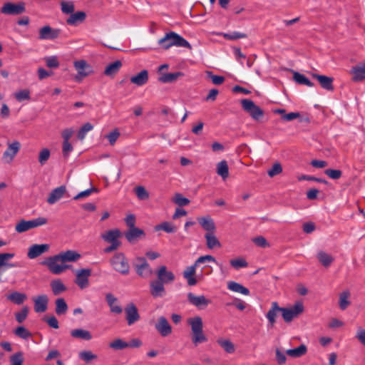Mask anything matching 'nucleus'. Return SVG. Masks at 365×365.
I'll return each instance as SVG.
<instances>
[{
  "instance_id": "33",
  "label": "nucleus",
  "mask_w": 365,
  "mask_h": 365,
  "mask_svg": "<svg viewBox=\"0 0 365 365\" xmlns=\"http://www.w3.org/2000/svg\"><path fill=\"white\" fill-rule=\"evenodd\" d=\"M122 66L120 61H115L109 65H108L104 71V74L108 76H112L115 75Z\"/></svg>"
},
{
  "instance_id": "37",
  "label": "nucleus",
  "mask_w": 365,
  "mask_h": 365,
  "mask_svg": "<svg viewBox=\"0 0 365 365\" xmlns=\"http://www.w3.org/2000/svg\"><path fill=\"white\" fill-rule=\"evenodd\" d=\"M293 80L299 85H306L309 87H312L314 85L304 74L297 71H293Z\"/></svg>"
},
{
  "instance_id": "64",
  "label": "nucleus",
  "mask_w": 365,
  "mask_h": 365,
  "mask_svg": "<svg viewBox=\"0 0 365 365\" xmlns=\"http://www.w3.org/2000/svg\"><path fill=\"white\" fill-rule=\"evenodd\" d=\"M298 180H299V181H302V180L315 181V182L324 183V184H326V185L328 183V182L326 180H324V179L317 178L314 177V176L306 175H302L301 176H299L298 177Z\"/></svg>"
},
{
  "instance_id": "47",
  "label": "nucleus",
  "mask_w": 365,
  "mask_h": 365,
  "mask_svg": "<svg viewBox=\"0 0 365 365\" xmlns=\"http://www.w3.org/2000/svg\"><path fill=\"white\" fill-rule=\"evenodd\" d=\"M219 36H222L225 39L233 41L239 38H247V34L244 33H240L238 31H233L232 33H219Z\"/></svg>"
},
{
  "instance_id": "49",
  "label": "nucleus",
  "mask_w": 365,
  "mask_h": 365,
  "mask_svg": "<svg viewBox=\"0 0 365 365\" xmlns=\"http://www.w3.org/2000/svg\"><path fill=\"white\" fill-rule=\"evenodd\" d=\"M51 156L50 150L48 148H43L40 150L38 157V161L41 165H44Z\"/></svg>"
},
{
  "instance_id": "5",
  "label": "nucleus",
  "mask_w": 365,
  "mask_h": 365,
  "mask_svg": "<svg viewBox=\"0 0 365 365\" xmlns=\"http://www.w3.org/2000/svg\"><path fill=\"white\" fill-rule=\"evenodd\" d=\"M113 269L123 275L128 274L130 265L128 259L123 252H117L110 259Z\"/></svg>"
},
{
  "instance_id": "41",
  "label": "nucleus",
  "mask_w": 365,
  "mask_h": 365,
  "mask_svg": "<svg viewBox=\"0 0 365 365\" xmlns=\"http://www.w3.org/2000/svg\"><path fill=\"white\" fill-rule=\"evenodd\" d=\"M217 342L227 353L232 354L235 352V344L230 340L219 339Z\"/></svg>"
},
{
  "instance_id": "11",
  "label": "nucleus",
  "mask_w": 365,
  "mask_h": 365,
  "mask_svg": "<svg viewBox=\"0 0 365 365\" xmlns=\"http://www.w3.org/2000/svg\"><path fill=\"white\" fill-rule=\"evenodd\" d=\"M124 312L125 320L128 326L134 324L140 319L138 308L133 302H130L126 305L124 309Z\"/></svg>"
},
{
  "instance_id": "2",
  "label": "nucleus",
  "mask_w": 365,
  "mask_h": 365,
  "mask_svg": "<svg viewBox=\"0 0 365 365\" xmlns=\"http://www.w3.org/2000/svg\"><path fill=\"white\" fill-rule=\"evenodd\" d=\"M155 274L157 279L149 283L150 294L155 299L163 298L166 295L165 285L172 284L175 280V276L165 265L160 266L156 269Z\"/></svg>"
},
{
  "instance_id": "27",
  "label": "nucleus",
  "mask_w": 365,
  "mask_h": 365,
  "mask_svg": "<svg viewBox=\"0 0 365 365\" xmlns=\"http://www.w3.org/2000/svg\"><path fill=\"white\" fill-rule=\"evenodd\" d=\"M86 13L83 11L73 12L67 19L66 23L71 26H76L79 23L83 22L86 19Z\"/></svg>"
},
{
  "instance_id": "20",
  "label": "nucleus",
  "mask_w": 365,
  "mask_h": 365,
  "mask_svg": "<svg viewBox=\"0 0 365 365\" xmlns=\"http://www.w3.org/2000/svg\"><path fill=\"white\" fill-rule=\"evenodd\" d=\"M34 302V310L37 313H42L46 311L48 299L46 294L38 295L33 299Z\"/></svg>"
},
{
  "instance_id": "48",
  "label": "nucleus",
  "mask_w": 365,
  "mask_h": 365,
  "mask_svg": "<svg viewBox=\"0 0 365 365\" xmlns=\"http://www.w3.org/2000/svg\"><path fill=\"white\" fill-rule=\"evenodd\" d=\"M109 347L114 350H123L128 348V342L121 339H115L109 344Z\"/></svg>"
},
{
  "instance_id": "53",
  "label": "nucleus",
  "mask_w": 365,
  "mask_h": 365,
  "mask_svg": "<svg viewBox=\"0 0 365 365\" xmlns=\"http://www.w3.org/2000/svg\"><path fill=\"white\" fill-rule=\"evenodd\" d=\"M14 334L24 339H27L31 336V332L24 327H17L14 331Z\"/></svg>"
},
{
  "instance_id": "57",
  "label": "nucleus",
  "mask_w": 365,
  "mask_h": 365,
  "mask_svg": "<svg viewBox=\"0 0 365 365\" xmlns=\"http://www.w3.org/2000/svg\"><path fill=\"white\" fill-rule=\"evenodd\" d=\"M11 365H23L24 356L23 353L17 352L10 357Z\"/></svg>"
},
{
  "instance_id": "30",
  "label": "nucleus",
  "mask_w": 365,
  "mask_h": 365,
  "mask_svg": "<svg viewBox=\"0 0 365 365\" xmlns=\"http://www.w3.org/2000/svg\"><path fill=\"white\" fill-rule=\"evenodd\" d=\"M120 236V232L118 229L108 230L106 232L102 234L101 237L103 240L107 242H120L118 238Z\"/></svg>"
},
{
  "instance_id": "3",
  "label": "nucleus",
  "mask_w": 365,
  "mask_h": 365,
  "mask_svg": "<svg viewBox=\"0 0 365 365\" xmlns=\"http://www.w3.org/2000/svg\"><path fill=\"white\" fill-rule=\"evenodd\" d=\"M158 44L164 49H168L173 46L192 48V46L186 39L174 31L166 33L164 37L159 39Z\"/></svg>"
},
{
  "instance_id": "16",
  "label": "nucleus",
  "mask_w": 365,
  "mask_h": 365,
  "mask_svg": "<svg viewBox=\"0 0 365 365\" xmlns=\"http://www.w3.org/2000/svg\"><path fill=\"white\" fill-rule=\"evenodd\" d=\"M155 329L163 337L168 336L172 333V327L165 317H160L155 324Z\"/></svg>"
},
{
  "instance_id": "28",
  "label": "nucleus",
  "mask_w": 365,
  "mask_h": 365,
  "mask_svg": "<svg viewBox=\"0 0 365 365\" xmlns=\"http://www.w3.org/2000/svg\"><path fill=\"white\" fill-rule=\"evenodd\" d=\"M281 312V307H279L277 302H274L272 303V307L270 309L266 314V317L270 323L271 326H274L276 322V317L277 316V313Z\"/></svg>"
},
{
  "instance_id": "18",
  "label": "nucleus",
  "mask_w": 365,
  "mask_h": 365,
  "mask_svg": "<svg viewBox=\"0 0 365 365\" xmlns=\"http://www.w3.org/2000/svg\"><path fill=\"white\" fill-rule=\"evenodd\" d=\"M20 149V143L18 141H15L10 144L4 153L2 159L6 163H10L14 160V157L17 154Z\"/></svg>"
},
{
  "instance_id": "12",
  "label": "nucleus",
  "mask_w": 365,
  "mask_h": 365,
  "mask_svg": "<svg viewBox=\"0 0 365 365\" xmlns=\"http://www.w3.org/2000/svg\"><path fill=\"white\" fill-rule=\"evenodd\" d=\"M74 67L78 73L76 76V81H81L93 72L92 67L85 60L76 61Z\"/></svg>"
},
{
  "instance_id": "38",
  "label": "nucleus",
  "mask_w": 365,
  "mask_h": 365,
  "mask_svg": "<svg viewBox=\"0 0 365 365\" xmlns=\"http://www.w3.org/2000/svg\"><path fill=\"white\" fill-rule=\"evenodd\" d=\"M26 299L25 294L19 292H14L7 296V299L18 305L23 304Z\"/></svg>"
},
{
  "instance_id": "19",
  "label": "nucleus",
  "mask_w": 365,
  "mask_h": 365,
  "mask_svg": "<svg viewBox=\"0 0 365 365\" xmlns=\"http://www.w3.org/2000/svg\"><path fill=\"white\" fill-rule=\"evenodd\" d=\"M106 300L111 313L120 314L123 312V307L119 304L118 299L113 294L107 293L106 294Z\"/></svg>"
},
{
  "instance_id": "6",
  "label": "nucleus",
  "mask_w": 365,
  "mask_h": 365,
  "mask_svg": "<svg viewBox=\"0 0 365 365\" xmlns=\"http://www.w3.org/2000/svg\"><path fill=\"white\" fill-rule=\"evenodd\" d=\"M304 311V304L300 301L296 302L294 304L290 307H281L282 316L286 323H289L293 319L297 318Z\"/></svg>"
},
{
  "instance_id": "52",
  "label": "nucleus",
  "mask_w": 365,
  "mask_h": 365,
  "mask_svg": "<svg viewBox=\"0 0 365 365\" xmlns=\"http://www.w3.org/2000/svg\"><path fill=\"white\" fill-rule=\"evenodd\" d=\"M61 6L62 12L66 14H71L74 11V5L71 1H62Z\"/></svg>"
},
{
  "instance_id": "25",
  "label": "nucleus",
  "mask_w": 365,
  "mask_h": 365,
  "mask_svg": "<svg viewBox=\"0 0 365 365\" xmlns=\"http://www.w3.org/2000/svg\"><path fill=\"white\" fill-rule=\"evenodd\" d=\"M66 192L65 186H60L51 191L47 199L48 204L53 205L59 200L64 195Z\"/></svg>"
},
{
  "instance_id": "35",
  "label": "nucleus",
  "mask_w": 365,
  "mask_h": 365,
  "mask_svg": "<svg viewBox=\"0 0 365 365\" xmlns=\"http://www.w3.org/2000/svg\"><path fill=\"white\" fill-rule=\"evenodd\" d=\"M307 351L306 345L301 344L297 348L288 349L286 351V354L292 357L298 358L304 355Z\"/></svg>"
},
{
  "instance_id": "56",
  "label": "nucleus",
  "mask_w": 365,
  "mask_h": 365,
  "mask_svg": "<svg viewBox=\"0 0 365 365\" xmlns=\"http://www.w3.org/2000/svg\"><path fill=\"white\" fill-rule=\"evenodd\" d=\"M79 357L86 363H89L92 360L96 359L97 355L93 354L91 351H83L79 354Z\"/></svg>"
},
{
  "instance_id": "36",
  "label": "nucleus",
  "mask_w": 365,
  "mask_h": 365,
  "mask_svg": "<svg viewBox=\"0 0 365 365\" xmlns=\"http://www.w3.org/2000/svg\"><path fill=\"white\" fill-rule=\"evenodd\" d=\"M217 173L223 180H225L229 176V168L226 160H222L217 165Z\"/></svg>"
},
{
  "instance_id": "29",
  "label": "nucleus",
  "mask_w": 365,
  "mask_h": 365,
  "mask_svg": "<svg viewBox=\"0 0 365 365\" xmlns=\"http://www.w3.org/2000/svg\"><path fill=\"white\" fill-rule=\"evenodd\" d=\"M182 76H183V74L181 72L161 73V75L158 76V80L163 83H173Z\"/></svg>"
},
{
  "instance_id": "23",
  "label": "nucleus",
  "mask_w": 365,
  "mask_h": 365,
  "mask_svg": "<svg viewBox=\"0 0 365 365\" xmlns=\"http://www.w3.org/2000/svg\"><path fill=\"white\" fill-rule=\"evenodd\" d=\"M196 268L194 264L187 267L183 271L182 276L187 280L189 286H194L197 283V281L195 277L196 272Z\"/></svg>"
},
{
  "instance_id": "45",
  "label": "nucleus",
  "mask_w": 365,
  "mask_h": 365,
  "mask_svg": "<svg viewBox=\"0 0 365 365\" xmlns=\"http://www.w3.org/2000/svg\"><path fill=\"white\" fill-rule=\"evenodd\" d=\"M68 305L63 298H58L56 300V313L58 315H62L66 313Z\"/></svg>"
},
{
  "instance_id": "50",
  "label": "nucleus",
  "mask_w": 365,
  "mask_h": 365,
  "mask_svg": "<svg viewBox=\"0 0 365 365\" xmlns=\"http://www.w3.org/2000/svg\"><path fill=\"white\" fill-rule=\"evenodd\" d=\"M93 128V125L90 123H85L81 129L78 130L77 137L79 140H83L87 133L92 130Z\"/></svg>"
},
{
  "instance_id": "60",
  "label": "nucleus",
  "mask_w": 365,
  "mask_h": 365,
  "mask_svg": "<svg viewBox=\"0 0 365 365\" xmlns=\"http://www.w3.org/2000/svg\"><path fill=\"white\" fill-rule=\"evenodd\" d=\"M324 173L329 176L331 179L338 180L342 175V172L340 170L334 169H327L324 170Z\"/></svg>"
},
{
  "instance_id": "34",
  "label": "nucleus",
  "mask_w": 365,
  "mask_h": 365,
  "mask_svg": "<svg viewBox=\"0 0 365 365\" xmlns=\"http://www.w3.org/2000/svg\"><path fill=\"white\" fill-rule=\"evenodd\" d=\"M227 288L234 292L240 293L244 295H249L250 294L247 288L234 281H230L227 283Z\"/></svg>"
},
{
  "instance_id": "46",
  "label": "nucleus",
  "mask_w": 365,
  "mask_h": 365,
  "mask_svg": "<svg viewBox=\"0 0 365 365\" xmlns=\"http://www.w3.org/2000/svg\"><path fill=\"white\" fill-rule=\"evenodd\" d=\"M14 257V253H0V267L5 266L6 267H14L16 265L12 263H8L7 261Z\"/></svg>"
},
{
  "instance_id": "59",
  "label": "nucleus",
  "mask_w": 365,
  "mask_h": 365,
  "mask_svg": "<svg viewBox=\"0 0 365 365\" xmlns=\"http://www.w3.org/2000/svg\"><path fill=\"white\" fill-rule=\"evenodd\" d=\"M29 313V309L27 307H24L21 310L15 314L16 320L19 323H22L27 317Z\"/></svg>"
},
{
  "instance_id": "10",
  "label": "nucleus",
  "mask_w": 365,
  "mask_h": 365,
  "mask_svg": "<svg viewBox=\"0 0 365 365\" xmlns=\"http://www.w3.org/2000/svg\"><path fill=\"white\" fill-rule=\"evenodd\" d=\"M26 11L25 4L20 2L19 4H14L11 2L5 3L1 8V13L6 15H19L24 13Z\"/></svg>"
},
{
  "instance_id": "31",
  "label": "nucleus",
  "mask_w": 365,
  "mask_h": 365,
  "mask_svg": "<svg viewBox=\"0 0 365 365\" xmlns=\"http://www.w3.org/2000/svg\"><path fill=\"white\" fill-rule=\"evenodd\" d=\"M205 238L206 240L207 247L209 249L212 250L214 248H219L221 247V244L215 235L214 232L206 233Z\"/></svg>"
},
{
  "instance_id": "13",
  "label": "nucleus",
  "mask_w": 365,
  "mask_h": 365,
  "mask_svg": "<svg viewBox=\"0 0 365 365\" xmlns=\"http://www.w3.org/2000/svg\"><path fill=\"white\" fill-rule=\"evenodd\" d=\"M187 301L199 309H205L211 303L204 295L196 296L192 292L187 294Z\"/></svg>"
},
{
  "instance_id": "51",
  "label": "nucleus",
  "mask_w": 365,
  "mask_h": 365,
  "mask_svg": "<svg viewBox=\"0 0 365 365\" xmlns=\"http://www.w3.org/2000/svg\"><path fill=\"white\" fill-rule=\"evenodd\" d=\"M135 192L138 198L140 200H145L149 198V193L143 186L136 187Z\"/></svg>"
},
{
  "instance_id": "58",
  "label": "nucleus",
  "mask_w": 365,
  "mask_h": 365,
  "mask_svg": "<svg viewBox=\"0 0 365 365\" xmlns=\"http://www.w3.org/2000/svg\"><path fill=\"white\" fill-rule=\"evenodd\" d=\"M282 172V167L279 163H275L272 168L267 171V174L270 178L280 174Z\"/></svg>"
},
{
  "instance_id": "22",
  "label": "nucleus",
  "mask_w": 365,
  "mask_h": 365,
  "mask_svg": "<svg viewBox=\"0 0 365 365\" xmlns=\"http://www.w3.org/2000/svg\"><path fill=\"white\" fill-rule=\"evenodd\" d=\"M313 77L316 78L321 87L327 91H333L334 89L333 86L334 78L324 75L313 74Z\"/></svg>"
},
{
  "instance_id": "55",
  "label": "nucleus",
  "mask_w": 365,
  "mask_h": 365,
  "mask_svg": "<svg viewBox=\"0 0 365 365\" xmlns=\"http://www.w3.org/2000/svg\"><path fill=\"white\" fill-rule=\"evenodd\" d=\"M173 201L179 206H186L190 203V200L180 193H176Z\"/></svg>"
},
{
  "instance_id": "26",
  "label": "nucleus",
  "mask_w": 365,
  "mask_h": 365,
  "mask_svg": "<svg viewBox=\"0 0 365 365\" xmlns=\"http://www.w3.org/2000/svg\"><path fill=\"white\" fill-rule=\"evenodd\" d=\"M148 81V72L147 70H142L138 74L130 78V82L138 86L145 85Z\"/></svg>"
},
{
  "instance_id": "8",
  "label": "nucleus",
  "mask_w": 365,
  "mask_h": 365,
  "mask_svg": "<svg viewBox=\"0 0 365 365\" xmlns=\"http://www.w3.org/2000/svg\"><path fill=\"white\" fill-rule=\"evenodd\" d=\"M47 222V219L43 217H39L29 221L21 220L19 223L16 224L15 230L17 232L22 233L28 231L30 229L46 225Z\"/></svg>"
},
{
  "instance_id": "61",
  "label": "nucleus",
  "mask_w": 365,
  "mask_h": 365,
  "mask_svg": "<svg viewBox=\"0 0 365 365\" xmlns=\"http://www.w3.org/2000/svg\"><path fill=\"white\" fill-rule=\"evenodd\" d=\"M207 76L215 85H221L225 81V78L223 76L214 75L211 71H207Z\"/></svg>"
},
{
  "instance_id": "1",
  "label": "nucleus",
  "mask_w": 365,
  "mask_h": 365,
  "mask_svg": "<svg viewBox=\"0 0 365 365\" xmlns=\"http://www.w3.org/2000/svg\"><path fill=\"white\" fill-rule=\"evenodd\" d=\"M81 257L78 252L69 250L48 257L41 264L46 265L53 274H60L71 268V265L66 264V262H76Z\"/></svg>"
},
{
  "instance_id": "4",
  "label": "nucleus",
  "mask_w": 365,
  "mask_h": 365,
  "mask_svg": "<svg viewBox=\"0 0 365 365\" xmlns=\"http://www.w3.org/2000/svg\"><path fill=\"white\" fill-rule=\"evenodd\" d=\"M187 324L190 326L192 331V341L195 345L206 342L207 336L203 333V322L200 317L197 316L189 318Z\"/></svg>"
},
{
  "instance_id": "40",
  "label": "nucleus",
  "mask_w": 365,
  "mask_h": 365,
  "mask_svg": "<svg viewBox=\"0 0 365 365\" xmlns=\"http://www.w3.org/2000/svg\"><path fill=\"white\" fill-rule=\"evenodd\" d=\"M317 259L320 263L326 267H329L334 261V258L324 251L318 252Z\"/></svg>"
},
{
  "instance_id": "54",
  "label": "nucleus",
  "mask_w": 365,
  "mask_h": 365,
  "mask_svg": "<svg viewBox=\"0 0 365 365\" xmlns=\"http://www.w3.org/2000/svg\"><path fill=\"white\" fill-rule=\"evenodd\" d=\"M230 264L236 269L242 267H247L248 266V263L246 262V260L241 257L231 259Z\"/></svg>"
},
{
  "instance_id": "62",
  "label": "nucleus",
  "mask_w": 365,
  "mask_h": 365,
  "mask_svg": "<svg viewBox=\"0 0 365 365\" xmlns=\"http://www.w3.org/2000/svg\"><path fill=\"white\" fill-rule=\"evenodd\" d=\"M45 61L46 66L49 68H56L59 66L58 58L55 56L46 57Z\"/></svg>"
},
{
  "instance_id": "17",
  "label": "nucleus",
  "mask_w": 365,
  "mask_h": 365,
  "mask_svg": "<svg viewBox=\"0 0 365 365\" xmlns=\"http://www.w3.org/2000/svg\"><path fill=\"white\" fill-rule=\"evenodd\" d=\"M49 250V245L48 244H41L38 245L35 244L31 245L28 251L27 256L29 259H35L43 253L48 252Z\"/></svg>"
},
{
  "instance_id": "42",
  "label": "nucleus",
  "mask_w": 365,
  "mask_h": 365,
  "mask_svg": "<svg viewBox=\"0 0 365 365\" xmlns=\"http://www.w3.org/2000/svg\"><path fill=\"white\" fill-rule=\"evenodd\" d=\"M353 80L359 81L365 78V66H356L352 69Z\"/></svg>"
},
{
  "instance_id": "39",
  "label": "nucleus",
  "mask_w": 365,
  "mask_h": 365,
  "mask_svg": "<svg viewBox=\"0 0 365 365\" xmlns=\"http://www.w3.org/2000/svg\"><path fill=\"white\" fill-rule=\"evenodd\" d=\"M51 287L54 295H58L66 290V287L61 279L51 281Z\"/></svg>"
},
{
  "instance_id": "15",
  "label": "nucleus",
  "mask_w": 365,
  "mask_h": 365,
  "mask_svg": "<svg viewBox=\"0 0 365 365\" xmlns=\"http://www.w3.org/2000/svg\"><path fill=\"white\" fill-rule=\"evenodd\" d=\"M60 33V29L45 26L40 29L38 38L40 40H54L59 36Z\"/></svg>"
},
{
  "instance_id": "9",
  "label": "nucleus",
  "mask_w": 365,
  "mask_h": 365,
  "mask_svg": "<svg viewBox=\"0 0 365 365\" xmlns=\"http://www.w3.org/2000/svg\"><path fill=\"white\" fill-rule=\"evenodd\" d=\"M243 110L249 113L255 120H259L264 115V111L258 106L250 99H243L241 101Z\"/></svg>"
},
{
  "instance_id": "63",
  "label": "nucleus",
  "mask_w": 365,
  "mask_h": 365,
  "mask_svg": "<svg viewBox=\"0 0 365 365\" xmlns=\"http://www.w3.org/2000/svg\"><path fill=\"white\" fill-rule=\"evenodd\" d=\"M97 191H98V190L96 187H91V188L87 189V190H86L84 191H82V192H79L78 195H76L73 197V200H80V199H82V198H84V197H87L91 193H93L94 192H97Z\"/></svg>"
},
{
  "instance_id": "32",
  "label": "nucleus",
  "mask_w": 365,
  "mask_h": 365,
  "mask_svg": "<svg viewBox=\"0 0 365 365\" xmlns=\"http://www.w3.org/2000/svg\"><path fill=\"white\" fill-rule=\"evenodd\" d=\"M71 335L72 337L75 339H81L87 341L91 340L92 339V335L91 332L88 330H85L83 329H76L71 330Z\"/></svg>"
},
{
  "instance_id": "14",
  "label": "nucleus",
  "mask_w": 365,
  "mask_h": 365,
  "mask_svg": "<svg viewBox=\"0 0 365 365\" xmlns=\"http://www.w3.org/2000/svg\"><path fill=\"white\" fill-rule=\"evenodd\" d=\"M75 282L81 288L84 289L89 284L88 278L91 275V269H81L76 271Z\"/></svg>"
},
{
  "instance_id": "7",
  "label": "nucleus",
  "mask_w": 365,
  "mask_h": 365,
  "mask_svg": "<svg viewBox=\"0 0 365 365\" xmlns=\"http://www.w3.org/2000/svg\"><path fill=\"white\" fill-rule=\"evenodd\" d=\"M134 268L137 274L144 279L150 277L153 274V269L147 262V259L143 257L135 258Z\"/></svg>"
},
{
  "instance_id": "24",
  "label": "nucleus",
  "mask_w": 365,
  "mask_h": 365,
  "mask_svg": "<svg viewBox=\"0 0 365 365\" xmlns=\"http://www.w3.org/2000/svg\"><path fill=\"white\" fill-rule=\"evenodd\" d=\"M197 221L202 227L207 231V233L214 232L216 227L213 220L210 216L207 215L202 217H198Z\"/></svg>"
},
{
  "instance_id": "44",
  "label": "nucleus",
  "mask_w": 365,
  "mask_h": 365,
  "mask_svg": "<svg viewBox=\"0 0 365 365\" xmlns=\"http://www.w3.org/2000/svg\"><path fill=\"white\" fill-rule=\"evenodd\" d=\"M350 292L349 291H344L339 294V307L341 310H345L350 304L349 298Z\"/></svg>"
},
{
  "instance_id": "43",
  "label": "nucleus",
  "mask_w": 365,
  "mask_h": 365,
  "mask_svg": "<svg viewBox=\"0 0 365 365\" xmlns=\"http://www.w3.org/2000/svg\"><path fill=\"white\" fill-rule=\"evenodd\" d=\"M155 230H163L167 233H174L177 231V227L170 222H163L155 227Z\"/></svg>"
},
{
  "instance_id": "21",
  "label": "nucleus",
  "mask_w": 365,
  "mask_h": 365,
  "mask_svg": "<svg viewBox=\"0 0 365 365\" xmlns=\"http://www.w3.org/2000/svg\"><path fill=\"white\" fill-rule=\"evenodd\" d=\"M145 235L144 231L136 227L129 229L125 233L126 240L130 243H135L139 239L143 238Z\"/></svg>"
}]
</instances>
